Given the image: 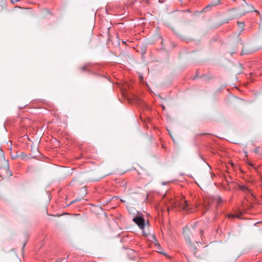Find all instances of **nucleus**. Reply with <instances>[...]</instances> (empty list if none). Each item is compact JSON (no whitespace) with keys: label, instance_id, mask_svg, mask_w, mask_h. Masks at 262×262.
Listing matches in <instances>:
<instances>
[{"label":"nucleus","instance_id":"f257e3e1","mask_svg":"<svg viewBox=\"0 0 262 262\" xmlns=\"http://www.w3.org/2000/svg\"><path fill=\"white\" fill-rule=\"evenodd\" d=\"M171 205L178 211L184 210L187 212H191L189 204L184 196L177 198L174 201L172 202Z\"/></svg>","mask_w":262,"mask_h":262},{"label":"nucleus","instance_id":"39448f33","mask_svg":"<svg viewBox=\"0 0 262 262\" xmlns=\"http://www.w3.org/2000/svg\"><path fill=\"white\" fill-rule=\"evenodd\" d=\"M210 201V199H208V200H205L203 205V213H206L209 209Z\"/></svg>","mask_w":262,"mask_h":262},{"label":"nucleus","instance_id":"423d86ee","mask_svg":"<svg viewBox=\"0 0 262 262\" xmlns=\"http://www.w3.org/2000/svg\"><path fill=\"white\" fill-rule=\"evenodd\" d=\"M211 201L216 202L217 203V205H219L223 201L222 198H221L220 196H218L216 198H214L213 199H211Z\"/></svg>","mask_w":262,"mask_h":262},{"label":"nucleus","instance_id":"dca6fc26","mask_svg":"<svg viewBox=\"0 0 262 262\" xmlns=\"http://www.w3.org/2000/svg\"><path fill=\"white\" fill-rule=\"evenodd\" d=\"M26 243L24 244V245H23V249H24L25 248V246H26Z\"/></svg>","mask_w":262,"mask_h":262},{"label":"nucleus","instance_id":"9d476101","mask_svg":"<svg viewBox=\"0 0 262 262\" xmlns=\"http://www.w3.org/2000/svg\"><path fill=\"white\" fill-rule=\"evenodd\" d=\"M251 53V52H247V51H245L244 49H243L242 50V52L241 53V54L242 55H244V54H250Z\"/></svg>","mask_w":262,"mask_h":262},{"label":"nucleus","instance_id":"9b49d317","mask_svg":"<svg viewBox=\"0 0 262 262\" xmlns=\"http://www.w3.org/2000/svg\"><path fill=\"white\" fill-rule=\"evenodd\" d=\"M238 27L239 28H241L242 29L244 28V23H243V22H242V23H238Z\"/></svg>","mask_w":262,"mask_h":262},{"label":"nucleus","instance_id":"f3484780","mask_svg":"<svg viewBox=\"0 0 262 262\" xmlns=\"http://www.w3.org/2000/svg\"><path fill=\"white\" fill-rule=\"evenodd\" d=\"M76 201V200H74V201H73L71 202V203H73L75 202Z\"/></svg>","mask_w":262,"mask_h":262},{"label":"nucleus","instance_id":"7ed1b4c3","mask_svg":"<svg viewBox=\"0 0 262 262\" xmlns=\"http://www.w3.org/2000/svg\"><path fill=\"white\" fill-rule=\"evenodd\" d=\"M183 235L185 240L190 244H191V235H192V233L189 229L185 227L183 229Z\"/></svg>","mask_w":262,"mask_h":262},{"label":"nucleus","instance_id":"ddd939ff","mask_svg":"<svg viewBox=\"0 0 262 262\" xmlns=\"http://www.w3.org/2000/svg\"><path fill=\"white\" fill-rule=\"evenodd\" d=\"M250 8L249 9V11H252L254 10V8L251 5H248Z\"/></svg>","mask_w":262,"mask_h":262},{"label":"nucleus","instance_id":"f03ea898","mask_svg":"<svg viewBox=\"0 0 262 262\" xmlns=\"http://www.w3.org/2000/svg\"><path fill=\"white\" fill-rule=\"evenodd\" d=\"M133 221L141 229H144L145 224L144 219L140 216H137L133 218Z\"/></svg>","mask_w":262,"mask_h":262},{"label":"nucleus","instance_id":"4468645a","mask_svg":"<svg viewBox=\"0 0 262 262\" xmlns=\"http://www.w3.org/2000/svg\"><path fill=\"white\" fill-rule=\"evenodd\" d=\"M254 152H256V153L258 152V147L255 148L254 149Z\"/></svg>","mask_w":262,"mask_h":262},{"label":"nucleus","instance_id":"0eeeda50","mask_svg":"<svg viewBox=\"0 0 262 262\" xmlns=\"http://www.w3.org/2000/svg\"><path fill=\"white\" fill-rule=\"evenodd\" d=\"M5 162L6 163V166L5 168H1L2 169H4L6 171H9V163H8V161H5Z\"/></svg>","mask_w":262,"mask_h":262},{"label":"nucleus","instance_id":"2eb2a0df","mask_svg":"<svg viewBox=\"0 0 262 262\" xmlns=\"http://www.w3.org/2000/svg\"><path fill=\"white\" fill-rule=\"evenodd\" d=\"M203 232V230H201L200 231V235H201L202 234Z\"/></svg>","mask_w":262,"mask_h":262},{"label":"nucleus","instance_id":"f8f14e48","mask_svg":"<svg viewBox=\"0 0 262 262\" xmlns=\"http://www.w3.org/2000/svg\"><path fill=\"white\" fill-rule=\"evenodd\" d=\"M239 217V216L237 215H232V214L228 215V217H229V218H231V217L234 218V217Z\"/></svg>","mask_w":262,"mask_h":262},{"label":"nucleus","instance_id":"6e6552de","mask_svg":"<svg viewBox=\"0 0 262 262\" xmlns=\"http://www.w3.org/2000/svg\"><path fill=\"white\" fill-rule=\"evenodd\" d=\"M88 64H85L81 67L80 68V70L81 71H86L87 70V69H88Z\"/></svg>","mask_w":262,"mask_h":262},{"label":"nucleus","instance_id":"20e7f679","mask_svg":"<svg viewBox=\"0 0 262 262\" xmlns=\"http://www.w3.org/2000/svg\"><path fill=\"white\" fill-rule=\"evenodd\" d=\"M220 3V0L212 1L203 9V11H204V12L208 11L212 7H215V6L218 5Z\"/></svg>","mask_w":262,"mask_h":262},{"label":"nucleus","instance_id":"1a4fd4ad","mask_svg":"<svg viewBox=\"0 0 262 262\" xmlns=\"http://www.w3.org/2000/svg\"><path fill=\"white\" fill-rule=\"evenodd\" d=\"M241 189L243 190V191H250L249 189L246 186H242L241 187Z\"/></svg>","mask_w":262,"mask_h":262}]
</instances>
